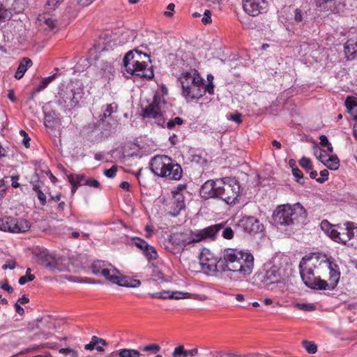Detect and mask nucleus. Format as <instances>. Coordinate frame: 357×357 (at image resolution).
Returning <instances> with one entry per match:
<instances>
[{
  "mask_svg": "<svg viewBox=\"0 0 357 357\" xmlns=\"http://www.w3.org/2000/svg\"><path fill=\"white\" fill-rule=\"evenodd\" d=\"M299 268L303 281L311 289H333L340 280L337 265L328 259L319 263L316 256L303 257Z\"/></svg>",
  "mask_w": 357,
  "mask_h": 357,
  "instance_id": "obj_1",
  "label": "nucleus"
},
{
  "mask_svg": "<svg viewBox=\"0 0 357 357\" xmlns=\"http://www.w3.org/2000/svg\"><path fill=\"white\" fill-rule=\"evenodd\" d=\"M321 228L336 243L347 247L357 245V225L353 222L347 221L343 225H331L327 220H323Z\"/></svg>",
  "mask_w": 357,
  "mask_h": 357,
  "instance_id": "obj_2",
  "label": "nucleus"
},
{
  "mask_svg": "<svg viewBox=\"0 0 357 357\" xmlns=\"http://www.w3.org/2000/svg\"><path fill=\"white\" fill-rule=\"evenodd\" d=\"M273 218L278 225L284 226L303 224L307 218V212L300 203L284 204L278 207Z\"/></svg>",
  "mask_w": 357,
  "mask_h": 357,
  "instance_id": "obj_3",
  "label": "nucleus"
},
{
  "mask_svg": "<svg viewBox=\"0 0 357 357\" xmlns=\"http://www.w3.org/2000/svg\"><path fill=\"white\" fill-rule=\"evenodd\" d=\"M149 61L146 54L137 51L130 52L123 59L124 68L126 71L131 75L151 79L153 77V72L147 64V61Z\"/></svg>",
  "mask_w": 357,
  "mask_h": 357,
  "instance_id": "obj_4",
  "label": "nucleus"
},
{
  "mask_svg": "<svg viewBox=\"0 0 357 357\" xmlns=\"http://www.w3.org/2000/svg\"><path fill=\"white\" fill-rule=\"evenodd\" d=\"M150 165L153 173L158 176L175 181L180 180L182 177L183 170L181 166L167 155L155 156Z\"/></svg>",
  "mask_w": 357,
  "mask_h": 357,
  "instance_id": "obj_5",
  "label": "nucleus"
},
{
  "mask_svg": "<svg viewBox=\"0 0 357 357\" xmlns=\"http://www.w3.org/2000/svg\"><path fill=\"white\" fill-rule=\"evenodd\" d=\"M179 80L185 97L195 99L199 98L204 94V80L196 70L183 72Z\"/></svg>",
  "mask_w": 357,
  "mask_h": 357,
  "instance_id": "obj_6",
  "label": "nucleus"
},
{
  "mask_svg": "<svg viewBox=\"0 0 357 357\" xmlns=\"http://www.w3.org/2000/svg\"><path fill=\"white\" fill-rule=\"evenodd\" d=\"M165 104V102L163 97L158 94L155 95L153 102L143 109V118L153 119L155 123L164 127L165 119L162 108Z\"/></svg>",
  "mask_w": 357,
  "mask_h": 357,
  "instance_id": "obj_7",
  "label": "nucleus"
},
{
  "mask_svg": "<svg viewBox=\"0 0 357 357\" xmlns=\"http://www.w3.org/2000/svg\"><path fill=\"white\" fill-rule=\"evenodd\" d=\"M220 199L227 204H234L239 197L240 185L234 178L226 177L221 178Z\"/></svg>",
  "mask_w": 357,
  "mask_h": 357,
  "instance_id": "obj_8",
  "label": "nucleus"
},
{
  "mask_svg": "<svg viewBox=\"0 0 357 357\" xmlns=\"http://www.w3.org/2000/svg\"><path fill=\"white\" fill-rule=\"evenodd\" d=\"M102 276L112 284H116L121 287L135 288L139 287L141 284V282L139 280L123 276L113 265H111L106 271L105 270Z\"/></svg>",
  "mask_w": 357,
  "mask_h": 357,
  "instance_id": "obj_9",
  "label": "nucleus"
},
{
  "mask_svg": "<svg viewBox=\"0 0 357 357\" xmlns=\"http://www.w3.org/2000/svg\"><path fill=\"white\" fill-rule=\"evenodd\" d=\"M243 251L237 249L227 248L223 252L222 256L219 259L220 270L222 272H233L238 266Z\"/></svg>",
  "mask_w": 357,
  "mask_h": 357,
  "instance_id": "obj_10",
  "label": "nucleus"
},
{
  "mask_svg": "<svg viewBox=\"0 0 357 357\" xmlns=\"http://www.w3.org/2000/svg\"><path fill=\"white\" fill-rule=\"evenodd\" d=\"M30 229L29 222L24 219L6 217L0 220V230L10 233H24Z\"/></svg>",
  "mask_w": 357,
  "mask_h": 357,
  "instance_id": "obj_11",
  "label": "nucleus"
},
{
  "mask_svg": "<svg viewBox=\"0 0 357 357\" xmlns=\"http://www.w3.org/2000/svg\"><path fill=\"white\" fill-rule=\"evenodd\" d=\"M202 270L207 274L212 275L220 270L219 259L208 249H204L199 257Z\"/></svg>",
  "mask_w": 357,
  "mask_h": 357,
  "instance_id": "obj_12",
  "label": "nucleus"
},
{
  "mask_svg": "<svg viewBox=\"0 0 357 357\" xmlns=\"http://www.w3.org/2000/svg\"><path fill=\"white\" fill-rule=\"evenodd\" d=\"M314 155L321 161L326 167L331 170H336L340 165L338 158L333 154V146H329L326 149L317 148L314 149Z\"/></svg>",
  "mask_w": 357,
  "mask_h": 357,
  "instance_id": "obj_13",
  "label": "nucleus"
},
{
  "mask_svg": "<svg viewBox=\"0 0 357 357\" xmlns=\"http://www.w3.org/2000/svg\"><path fill=\"white\" fill-rule=\"evenodd\" d=\"M243 8L247 14L255 17L268 11V2L267 0H243Z\"/></svg>",
  "mask_w": 357,
  "mask_h": 357,
  "instance_id": "obj_14",
  "label": "nucleus"
},
{
  "mask_svg": "<svg viewBox=\"0 0 357 357\" xmlns=\"http://www.w3.org/2000/svg\"><path fill=\"white\" fill-rule=\"evenodd\" d=\"M253 268V255L248 252L243 251L241 258H240L238 261V266L236 268L234 273H238L241 278H245L252 273Z\"/></svg>",
  "mask_w": 357,
  "mask_h": 357,
  "instance_id": "obj_15",
  "label": "nucleus"
},
{
  "mask_svg": "<svg viewBox=\"0 0 357 357\" xmlns=\"http://www.w3.org/2000/svg\"><path fill=\"white\" fill-rule=\"evenodd\" d=\"M222 185L221 179L216 181L208 180L206 181L202 186L200 194L203 198H219L220 193V188Z\"/></svg>",
  "mask_w": 357,
  "mask_h": 357,
  "instance_id": "obj_16",
  "label": "nucleus"
},
{
  "mask_svg": "<svg viewBox=\"0 0 357 357\" xmlns=\"http://www.w3.org/2000/svg\"><path fill=\"white\" fill-rule=\"evenodd\" d=\"M4 0H0V22H5L12 17L13 12L20 13L25 8V0H15L12 4V8H6L3 4Z\"/></svg>",
  "mask_w": 357,
  "mask_h": 357,
  "instance_id": "obj_17",
  "label": "nucleus"
},
{
  "mask_svg": "<svg viewBox=\"0 0 357 357\" xmlns=\"http://www.w3.org/2000/svg\"><path fill=\"white\" fill-rule=\"evenodd\" d=\"M222 227V224H215L204 229L192 231L195 243H198L206 239L214 240Z\"/></svg>",
  "mask_w": 357,
  "mask_h": 357,
  "instance_id": "obj_18",
  "label": "nucleus"
},
{
  "mask_svg": "<svg viewBox=\"0 0 357 357\" xmlns=\"http://www.w3.org/2000/svg\"><path fill=\"white\" fill-rule=\"evenodd\" d=\"M284 271L277 265H273L266 271L262 282L266 286L273 284H279L283 282Z\"/></svg>",
  "mask_w": 357,
  "mask_h": 357,
  "instance_id": "obj_19",
  "label": "nucleus"
},
{
  "mask_svg": "<svg viewBox=\"0 0 357 357\" xmlns=\"http://www.w3.org/2000/svg\"><path fill=\"white\" fill-rule=\"evenodd\" d=\"M192 236V231L188 233L177 232L170 236L169 241L172 245L183 250L188 245L195 243V238Z\"/></svg>",
  "mask_w": 357,
  "mask_h": 357,
  "instance_id": "obj_20",
  "label": "nucleus"
},
{
  "mask_svg": "<svg viewBox=\"0 0 357 357\" xmlns=\"http://www.w3.org/2000/svg\"><path fill=\"white\" fill-rule=\"evenodd\" d=\"M36 24L41 30L47 33H54L58 29L57 21L48 14L39 15Z\"/></svg>",
  "mask_w": 357,
  "mask_h": 357,
  "instance_id": "obj_21",
  "label": "nucleus"
},
{
  "mask_svg": "<svg viewBox=\"0 0 357 357\" xmlns=\"http://www.w3.org/2000/svg\"><path fill=\"white\" fill-rule=\"evenodd\" d=\"M239 226L249 234H257L264 229V225L254 217H245L241 219Z\"/></svg>",
  "mask_w": 357,
  "mask_h": 357,
  "instance_id": "obj_22",
  "label": "nucleus"
},
{
  "mask_svg": "<svg viewBox=\"0 0 357 357\" xmlns=\"http://www.w3.org/2000/svg\"><path fill=\"white\" fill-rule=\"evenodd\" d=\"M173 197L171 200V208L169 211L171 215L177 216L180 211L185 208L184 196L179 192H172Z\"/></svg>",
  "mask_w": 357,
  "mask_h": 357,
  "instance_id": "obj_23",
  "label": "nucleus"
},
{
  "mask_svg": "<svg viewBox=\"0 0 357 357\" xmlns=\"http://www.w3.org/2000/svg\"><path fill=\"white\" fill-rule=\"evenodd\" d=\"M151 297L160 299H185L190 297V293L183 291H162L149 294Z\"/></svg>",
  "mask_w": 357,
  "mask_h": 357,
  "instance_id": "obj_24",
  "label": "nucleus"
},
{
  "mask_svg": "<svg viewBox=\"0 0 357 357\" xmlns=\"http://www.w3.org/2000/svg\"><path fill=\"white\" fill-rule=\"evenodd\" d=\"M40 263L46 268L51 271L55 270L57 267V261L54 257L52 255L41 252L40 255Z\"/></svg>",
  "mask_w": 357,
  "mask_h": 357,
  "instance_id": "obj_25",
  "label": "nucleus"
},
{
  "mask_svg": "<svg viewBox=\"0 0 357 357\" xmlns=\"http://www.w3.org/2000/svg\"><path fill=\"white\" fill-rule=\"evenodd\" d=\"M32 61L29 58H23L20 62L17 71L15 74V77L17 79L22 78L26 70L32 66Z\"/></svg>",
  "mask_w": 357,
  "mask_h": 357,
  "instance_id": "obj_26",
  "label": "nucleus"
},
{
  "mask_svg": "<svg viewBox=\"0 0 357 357\" xmlns=\"http://www.w3.org/2000/svg\"><path fill=\"white\" fill-rule=\"evenodd\" d=\"M112 264L102 260L95 261L91 265L92 273L95 275H101Z\"/></svg>",
  "mask_w": 357,
  "mask_h": 357,
  "instance_id": "obj_27",
  "label": "nucleus"
},
{
  "mask_svg": "<svg viewBox=\"0 0 357 357\" xmlns=\"http://www.w3.org/2000/svg\"><path fill=\"white\" fill-rule=\"evenodd\" d=\"M150 268L151 269V279L153 281H155V282H158V281L166 282L167 281V280L165 278L164 273H163L162 271L160 268H159L157 266L152 264L150 266Z\"/></svg>",
  "mask_w": 357,
  "mask_h": 357,
  "instance_id": "obj_28",
  "label": "nucleus"
},
{
  "mask_svg": "<svg viewBox=\"0 0 357 357\" xmlns=\"http://www.w3.org/2000/svg\"><path fill=\"white\" fill-rule=\"evenodd\" d=\"M256 356V354H241L231 351H218L215 354V357H255Z\"/></svg>",
  "mask_w": 357,
  "mask_h": 357,
  "instance_id": "obj_29",
  "label": "nucleus"
},
{
  "mask_svg": "<svg viewBox=\"0 0 357 357\" xmlns=\"http://www.w3.org/2000/svg\"><path fill=\"white\" fill-rule=\"evenodd\" d=\"M119 357H140L141 354L138 350L133 349H121L118 351Z\"/></svg>",
  "mask_w": 357,
  "mask_h": 357,
  "instance_id": "obj_30",
  "label": "nucleus"
},
{
  "mask_svg": "<svg viewBox=\"0 0 357 357\" xmlns=\"http://www.w3.org/2000/svg\"><path fill=\"white\" fill-rule=\"evenodd\" d=\"M335 1L336 0H317L320 7L327 8L331 12L337 11Z\"/></svg>",
  "mask_w": 357,
  "mask_h": 357,
  "instance_id": "obj_31",
  "label": "nucleus"
},
{
  "mask_svg": "<svg viewBox=\"0 0 357 357\" xmlns=\"http://www.w3.org/2000/svg\"><path fill=\"white\" fill-rule=\"evenodd\" d=\"M133 244L140 249L143 254H145V251L146 250L147 247H149V245L147 242L140 238H135L132 239Z\"/></svg>",
  "mask_w": 357,
  "mask_h": 357,
  "instance_id": "obj_32",
  "label": "nucleus"
},
{
  "mask_svg": "<svg viewBox=\"0 0 357 357\" xmlns=\"http://www.w3.org/2000/svg\"><path fill=\"white\" fill-rule=\"evenodd\" d=\"M144 255L146 256L148 260H154L156 259L158 257L155 248L152 245L147 247Z\"/></svg>",
  "mask_w": 357,
  "mask_h": 357,
  "instance_id": "obj_33",
  "label": "nucleus"
},
{
  "mask_svg": "<svg viewBox=\"0 0 357 357\" xmlns=\"http://www.w3.org/2000/svg\"><path fill=\"white\" fill-rule=\"evenodd\" d=\"M172 357H188L187 349H185L183 345L176 347L174 349Z\"/></svg>",
  "mask_w": 357,
  "mask_h": 357,
  "instance_id": "obj_34",
  "label": "nucleus"
},
{
  "mask_svg": "<svg viewBox=\"0 0 357 357\" xmlns=\"http://www.w3.org/2000/svg\"><path fill=\"white\" fill-rule=\"evenodd\" d=\"M33 191L36 193L38 199H39L42 206H45L46 204V196L43 192V191L40 189L39 186L37 185H34L33 187Z\"/></svg>",
  "mask_w": 357,
  "mask_h": 357,
  "instance_id": "obj_35",
  "label": "nucleus"
},
{
  "mask_svg": "<svg viewBox=\"0 0 357 357\" xmlns=\"http://www.w3.org/2000/svg\"><path fill=\"white\" fill-rule=\"evenodd\" d=\"M56 77V75H50L47 77L43 79L40 84L38 85L37 91H41L45 89L50 83H51Z\"/></svg>",
  "mask_w": 357,
  "mask_h": 357,
  "instance_id": "obj_36",
  "label": "nucleus"
},
{
  "mask_svg": "<svg viewBox=\"0 0 357 357\" xmlns=\"http://www.w3.org/2000/svg\"><path fill=\"white\" fill-rule=\"evenodd\" d=\"M221 229H222V236L224 238L230 240L234 237V232L231 227L222 225Z\"/></svg>",
  "mask_w": 357,
  "mask_h": 357,
  "instance_id": "obj_37",
  "label": "nucleus"
},
{
  "mask_svg": "<svg viewBox=\"0 0 357 357\" xmlns=\"http://www.w3.org/2000/svg\"><path fill=\"white\" fill-rule=\"evenodd\" d=\"M100 68L102 70V76L106 75L107 73H111L113 69L112 62L111 61L102 62Z\"/></svg>",
  "mask_w": 357,
  "mask_h": 357,
  "instance_id": "obj_38",
  "label": "nucleus"
},
{
  "mask_svg": "<svg viewBox=\"0 0 357 357\" xmlns=\"http://www.w3.org/2000/svg\"><path fill=\"white\" fill-rule=\"evenodd\" d=\"M303 347H305V349H306V351L309 353V354H315L317 351V345L312 342H309V341H303Z\"/></svg>",
  "mask_w": 357,
  "mask_h": 357,
  "instance_id": "obj_39",
  "label": "nucleus"
},
{
  "mask_svg": "<svg viewBox=\"0 0 357 357\" xmlns=\"http://www.w3.org/2000/svg\"><path fill=\"white\" fill-rule=\"evenodd\" d=\"M84 176L82 174H77L75 176H72L70 178V182L74 185H84Z\"/></svg>",
  "mask_w": 357,
  "mask_h": 357,
  "instance_id": "obj_40",
  "label": "nucleus"
},
{
  "mask_svg": "<svg viewBox=\"0 0 357 357\" xmlns=\"http://www.w3.org/2000/svg\"><path fill=\"white\" fill-rule=\"evenodd\" d=\"M142 350L146 352H149L152 354H156L160 351V347L156 344H151L149 345H146L144 347H141Z\"/></svg>",
  "mask_w": 357,
  "mask_h": 357,
  "instance_id": "obj_41",
  "label": "nucleus"
},
{
  "mask_svg": "<svg viewBox=\"0 0 357 357\" xmlns=\"http://www.w3.org/2000/svg\"><path fill=\"white\" fill-rule=\"evenodd\" d=\"M295 306L303 311L311 312L315 310V306L312 303H296Z\"/></svg>",
  "mask_w": 357,
  "mask_h": 357,
  "instance_id": "obj_42",
  "label": "nucleus"
},
{
  "mask_svg": "<svg viewBox=\"0 0 357 357\" xmlns=\"http://www.w3.org/2000/svg\"><path fill=\"white\" fill-rule=\"evenodd\" d=\"M117 109V106L115 104H109L107 105V107L103 113V118L106 119L111 116Z\"/></svg>",
  "mask_w": 357,
  "mask_h": 357,
  "instance_id": "obj_43",
  "label": "nucleus"
},
{
  "mask_svg": "<svg viewBox=\"0 0 357 357\" xmlns=\"http://www.w3.org/2000/svg\"><path fill=\"white\" fill-rule=\"evenodd\" d=\"M183 122V119L181 117H176L174 119L169 120L166 125L168 128L172 129L176 125H181Z\"/></svg>",
  "mask_w": 357,
  "mask_h": 357,
  "instance_id": "obj_44",
  "label": "nucleus"
},
{
  "mask_svg": "<svg viewBox=\"0 0 357 357\" xmlns=\"http://www.w3.org/2000/svg\"><path fill=\"white\" fill-rule=\"evenodd\" d=\"M292 174L296 178V181L299 183H303V174L302 172L297 167L292 169Z\"/></svg>",
  "mask_w": 357,
  "mask_h": 357,
  "instance_id": "obj_45",
  "label": "nucleus"
},
{
  "mask_svg": "<svg viewBox=\"0 0 357 357\" xmlns=\"http://www.w3.org/2000/svg\"><path fill=\"white\" fill-rule=\"evenodd\" d=\"M299 164L303 168L307 169V170L312 169V162H311L310 160L305 157H303L301 159Z\"/></svg>",
  "mask_w": 357,
  "mask_h": 357,
  "instance_id": "obj_46",
  "label": "nucleus"
},
{
  "mask_svg": "<svg viewBox=\"0 0 357 357\" xmlns=\"http://www.w3.org/2000/svg\"><path fill=\"white\" fill-rule=\"evenodd\" d=\"M59 352L60 354H63L65 355H69L71 357H77V356H78L77 351H75V349H70V348L60 349Z\"/></svg>",
  "mask_w": 357,
  "mask_h": 357,
  "instance_id": "obj_47",
  "label": "nucleus"
},
{
  "mask_svg": "<svg viewBox=\"0 0 357 357\" xmlns=\"http://www.w3.org/2000/svg\"><path fill=\"white\" fill-rule=\"evenodd\" d=\"M35 278V276L32 274H29L28 275H24L20 278L19 283L21 285L25 284L27 282L33 281Z\"/></svg>",
  "mask_w": 357,
  "mask_h": 357,
  "instance_id": "obj_48",
  "label": "nucleus"
},
{
  "mask_svg": "<svg viewBox=\"0 0 357 357\" xmlns=\"http://www.w3.org/2000/svg\"><path fill=\"white\" fill-rule=\"evenodd\" d=\"M116 172L117 167L114 165L110 169H105L104 171V174L108 178H113L115 176Z\"/></svg>",
  "mask_w": 357,
  "mask_h": 357,
  "instance_id": "obj_49",
  "label": "nucleus"
},
{
  "mask_svg": "<svg viewBox=\"0 0 357 357\" xmlns=\"http://www.w3.org/2000/svg\"><path fill=\"white\" fill-rule=\"evenodd\" d=\"M357 104V99L348 97L345 101V105L349 109H352Z\"/></svg>",
  "mask_w": 357,
  "mask_h": 357,
  "instance_id": "obj_50",
  "label": "nucleus"
},
{
  "mask_svg": "<svg viewBox=\"0 0 357 357\" xmlns=\"http://www.w3.org/2000/svg\"><path fill=\"white\" fill-rule=\"evenodd\" d=\"M211 13L208 10H206L204 13V17L202 19V22L204 24H210L211 22Z\"/></svg>",
  "mask_w": 357,
  "mask_h": 357,
  "instance_id": "obj_51",
  "label": "nucleus"
},
{
  "mask_svg": "<svg viewBox=\"0 0 357 357\" xmlns=\"http://www.w3.org/2000/svg\"><path fill=\"white\" fill-rule=\"evenodd\" d=\"M20 134L21 136L24 137L22 141L23 144L26 148H29L30 146V137L28 136L27 133L23 130H21L20 131Z\"/></svg>",
  "mask_w": 357,
  "mask_h": 357,
  "instance_id": "obj_52",
  "label": "nucleus"
},
{
  "mask_svg": "<svg viewBox=\"0 0 357 357\" xmlns=\"http://www.w3.org/2000/svg\"><path fill=\"white\" fill-rule=\"evenodd\" d=\"M16 266V261L14 259H9L6 261V263L3 265L2 268L3 270H6L7 268H9L10 270H13L15 268Z\"/></svg>",
  "mask_w": 357,
  "mask_h": 357,
  "instance_id": "obj_53",
  "label": "nucleus"
},
{
  "mask_svg": "<svg viewBox=\"0 0 357 357\" xmlns=\"http://www.w3.org/2000/svg\"><path fill=\"white\" fill-rule=\"evenodd\" d=\"M84 185L98 188H99L100 183L96 179H86L84 182Z\"/></svg>",
  "mask_w": 357,
  "mask_h": 357,
  "instance_id": "obj_54",
  "label": "nucleus"
},
{
  "mask_svg": "<svg viewBox=\"0 0 357 357\" xmlns=\"http://www.w3.org/2000/svg\"><path fill=\"white\" fill-rule=\"evenodd\" d=\"M320 174L321 178H317V181L319 183H323L328 179V172L327 170L324 169L321 171Z\"/></svg>",
  "mask_w": 357,
  "mask_h": 357,
  "instance_id": "obj_55",
  "label": "nucleus"
},
{
  "mask_svg": "<svg viewBox=\"0 0 357 357\" xmlns=\"http://www.w3.org/2000/svg\"><path fill=\"white\" fill-rule=\"evenodd\" d=\"M188 298L196 299L199 301H206L208 299V297L204 294H190V297Z\"/></svg>",
  "mask_w": 357,
  "mask_h": 357,
  "instance_id": "obj_56",
  "label": "nucleus"
},
{
  "mask_svg": "<svg viewBox=\"0 0 357 357\" xmlns=\"http://www.w3.org/2000/svg\"><path fill=\"white\" fill-rule=\"evenodd\" d=\"M320 144L322 146H326L327 149L329 147V146H332L326 135H321L320 136Z\"/></svg>",
  "mask_w": 357,
  "mask_h": 357,
  "instance_id": "obj_57",
  "label": "nucleus"
},
{
  "mask_svg": "<svg viewBox=\"0 0 357 357\" xmlns=\"http://www.w3.org/2000/svg\"><path fill=\"white\" fill-rule=\"evenodd\" d=\"M0 288L7 291L9 293H12L13 291V287L10 286L6 282H0Z\"/></svg>",
  "mask_w": 357,
  "mask_h": 357,
  "instance_id": "obj_58",
  "label": "nucleus"
},
{
  "mask_svg": "<svg viewBox=\"0 0 357 357\" xmlns=\"http://www.w3.org/2000/svg\"><path fill=\"white\" fill-rule=\"evenodd\" d=\"M230 119L237 123H241L242 122L241 115L239 113L231 114L230 115Z\"/></svg>",
  "mask_w": 357,
  "mask_h": 357,
  "instance_id": "obj_59",
  "label": "nucleus"
},
{
  "mask_svg": "<svg viewBox=\"0 0 357 357\" xmlns=\"http://www.w3.org/2000/svg\"><path fill=\"white\" fill-rule=\"evenodd\" d=\"M303 20L301 11L299 9H296L294 12V20L296 22H301Z\"/></svg>",
  "mask_w": 357,
  "mask_h": 357,
  "instance_id": "obj_60",
  "label": "nucleus"
},
{
  "mask_svg": "<svg viewBox=\"0 0 357 357\" xmlns=\"http://www.w3.org/2000/svg\"><path fill=\"white\" fill-rule=\"evenodd\" d=\"M80 98H81V95L79 93H76L73 92L71 102L74 105H75L78 104Z\"/></svg>",
  "mask_w": 357,
  "mask_h": 357,
  "instance_id": "obj_61",
  "label": "nucleus"
},
{
  "mask_svg": "<svg viewBox=\"0 0 357 357\" xmlns=\"http://www.w3.org/2000/svg\"><path fill=\"white\" fill-rule=\"evenodd\" d=\"M18 180H19L18 176H13L11 177L12 186L13 188H17L20 186V183L17 182Z\"/></svg>",
  "mask_w": 357,
  "mask_h": 357,
  "instance_id": "obj_62",
  "label": "nucleus"
},
{
  "mask_svg": "<svg viewBox=\"0 0 357 357\" xmlns=\"http://www.w3.org/2000/svg\"><path fill=\"white\" fill-rule=\"evenodd\" d=\"M95 0H77V3L82 6H87Z\"/></svg>",
  "mask_w": 357,
  "mask_h": 357,
  "instance_id": "obj_63",
  "label": "nucleus"
},
{
  "mask_svg": "<svg viewBox=\"0 0 357 357\" xmlns=\"http://www.w3.org/2000/svg\"><path fill=\"white\" fill-rule=\"evenodd\" d=\"M188 357H193L198 354V349L195 348L192 349L187 350Z\"/></svg>",
  "mask_w": 357,
  "mask_h": 357,
  "instance_id": "obj_64",
  "label": "nucleus"
}]
</instances>
